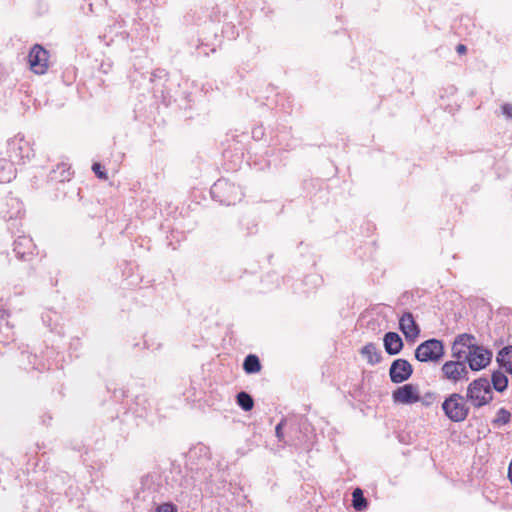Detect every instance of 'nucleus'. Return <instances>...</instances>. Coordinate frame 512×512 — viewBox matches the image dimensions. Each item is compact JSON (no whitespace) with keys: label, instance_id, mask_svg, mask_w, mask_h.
<instances>
[{"label":"nucleus","instance_id":"1","mask_svg":"<svg viewBox=\"0 0 512 512\" xmlns=\"http://www.w3.org/2000/svg\"><path fill=\"white\" fill-rule=\"evenodd\" d=\"M467 398L459 393H452L443 401L441 408L445 416L452 422L460 423L467 419L470 408Z\"/></svg>","mask_w":512,"mask_h":512},{"label":"nucleus","instance_id":"2","mask_svg":"<svg viewBox=\"0 0 512 512\" xmlns=\"http://www.w3.org/2000/svg\"><path fill=\"white\" fill-rule=\"evenodd\" d=\"M466 398L475 408L483 407L493 400V392L487 378L472 381L466 391Z\"/></svg>","mask_w":512,"mask_h":512},{"label":"nucleus","instance_id":"3","mask_svg":"<svg viewBox=\"0 0 512 512\" xmlns=\"http://www.w3.org/2000/svg\"><path fill=\"white\" fill-rule=\"evenodd\" d=\"M444 355V346L438 339H429L421 343L415 350V357L420 362H437Z\"/></svg>","mask_w":512,"mask_h":512},{"label":"nucleus","instance_id":"4","mask_svg":"<svg viewBox=\"0 0 512 512\" xmlns=\"http://www.w3.org/2000/svg\"><path fill=\"white\" fill-rule=\"evenodd\" d=\"M441 370L443 378L453 384L469 380V371L464 359L447 361Z\"/></svg>","mask_w":512,"mask_h":512},{"label":"nucleus","instance_id":"5","mask_svg":"<svg viewBox=\"0 0 512 512\" xmlns=\"http://www.w3.org/2000/svg\"><path fill=\"white\" fill-rule=\"evenodd\" d=\"M7 152L10 160L14 163L24 162L25 159L34 155L30 143L21 135H16L8 141Z\"/></svg>","mask_w":512,"mask_h":512},{"label":"nucleus","instance_id":"6","mask_svg":"<svg viewBox=\"0 0 512 512\" xmlns=\"http://www.w3.org/2000/svg\"><path fill=\"white\" fill-rule=\"evenodd\" d=\"M463 359L472 371H480L490 364L492 352L481 345H477L472 347V350H468L466 357H463Z\"/></svg>","mask_w":512,"mask_h":512},{"label":"nucleus","instance_id":"7","mask_svg":"<svg viewBox=\"0 0 512 512\" xmlns=\"http://www.w3.org/2000/svg\"><path fill=\"white\" fill-rule=\"evenodd\" d=\"M28 61L31 70L42 75L48 68V52L40 45H35L28 55Z\"/></svg>","mask_w":512,"mask_h":512},{"label":"nucleus","instance_id":"8","mask_svg":"<svg viewBox=\"0 0 512 512\" xmlns=\"http://www.w3.org/2000/svg\"><path fill=\"white\" fill-rule=\"evenodd\" d=\"M413 373L412 365L406 359H396L389 369V376L393 383L399 384L408 380Z\"/></svg>","mask_w":512,"mask_h":512},{"label":"nucleus","instance_id":"9","mask_svg":"<svg viewBox=\"0 0 512 512\" xmlns=\"http://www.w3.org/2000/svg\"><path fill=\"white\" fill-rule=\"evenodd\" d=\"M477 345L474 335L468 333L459 334L452 344V357L463 359V357H466L467 351L472 350V347Z\"/></svg>","mask_w":512,"mask_h":512},{"label":"nucleus","instance_id":"10","mask_svg":"<svg viewBox=\"0 0 512 512\" xmlns=\"http://www.w3.org/2000/svg\"><path fill=\"white\" fill-rule=\"evenodd\" d=\"M392 398L395 403L400 404H413L420 401L418 389L412 384H405L398 387L393 391Z\"/></svg>","mask_w":512,"mask_h":512},{"label":"nucleus","instance_id":"11","mask_svg":"<svg viewBox=\"0 0 512 512\" xmlns=\"http://www.w3.org/2000/svg\"><path fill=\"white\" fill-rule=\"evenodd\" d=\"M399 328L407 340H415L420 334V328L412 313L405 312L399 319Z\"/></svg>","mask_w":512,"mask_h":512},{"label":"nucleus","instance_id":"12","mask_svg":"<svg viewBox=\"0 0 512 512\" xmlns=\"http://www.w3.org/2000/svg\"><path fill=\"white\" fill-rule=\"evenodd\" d=\"M34 249L35 245L29 236L22 235L14 241L13 251L19 259L28 260Z\"/></svg>","mask_w":512,"mask_h":512},{"label":"nucleus","instance_id":"13","mask_svg":"<svg viewBox=\"0 0 512 512\" xmlns=\"http://www.w3.org/2000/svg\"><path fill=\"white\" fill-rule=\"evenodd\" d=\"M383 344L389 355H397L403 349L402 338L396 332H387L384 335Z\"/></svg>","mask_w":512,"mask_h":512},{"label":"nucleus","instance_id":"14","mask_svg":"<svg viewBox=\"0 0 512 512\" xmlns=\"http://www.w3.org/2000/svg\"><path fill=\"white\" fill-rule=\"evenodd\" d=\"M360 353L370 365L378 364L382 359L381 352L374 343H368L363 346Z\"/></svg>","mask_w":512,"mask_h":512},{"label":"nucleus","instance_id":"15","mask_svg":"<svg viewBox=\"0 0 512 512\" xmlns=\"http://www.w3.org/2000/svg\"><path fill=\"white\" fill-rule=\"evenodd\" d=\"M71 176V168L67 164L61 163L50 172L49 178L54 182H65L69 181Z\"/></svg>","mask_w":512,"mask_h":512},{"label":"nucleus","instance_id":"16","mask_svg":"<svg viewBox=\"0 0 512 512\" xmlns=\"http://www.w3.org/2000/svg\"><path fill=\"white\" fill-rule=\"evenodd\" d=\"M13 163L10 159H0V183H8L15 177L16 170Z\"/></svg>","mask_w":512,"mask_h":512},{"label":"nucleus","instance_id":"17","mask_svg":"<svg viewBox=\"0 0 512 512\" xmlns=\"http://www.w3.org/2000/svg\"><path fill=\"white\" fill-rule=\"evenodd\" d=\"M497 362L507 373L512 374V346L504 347L499 351Z\"/></svg>","mask_w":512,"mask_h":512},{"label":"nucleus","instance_id":"18","mask_svg":"<svg viewBox=\"0 0 512 512\" xmlns=\"http://www.w3.org/2000/svg\"><path fill=\"white\" fill-rule=\"evenodd\" d=\"M7 205L11 206L12 209L8 211H2L3 217L5 219H13L20 217L22 213V203L17 198H8Z\"/></svg>","mask_w":512,"mask_h":512},{"label":"nucleus","instance_id":"19","mask_svg":"<svg viewBox=\"0 0 512 512\" xmlns=\"http://www.w3.org/2000/svg\"><path fill=\"white\" fill-rule=\"evenodd\" d=\"M491 382H492L493 388L498 392H503L507 389L508 378L501 371H494L492 373Z\"/></svg>","mask_w":512,"mask_h":512},{"label":"nucleus","instance_id":"20","mask_svg":"<svg viewBox=\"0 0 512 512\" xmlns=\"http://www.w3.org/2000/svg\"><path fill=\"white\" fill-rule=\"evenodd\" d=\"M243 369L248 374L259 372L261 370L259 358L253 354L248 355L244 360Z\"/></svg>","mask_w":512,"mask_h":512},{"label":"nucleus","instance_id":"21","mask_svg":"<svg viewBox=\"0 0 512 512\" xmlns=\"http://www.w3.org/2000/svg\"><path fill=\"white\" fill-rule=\"evenodd\" d=\"M352 506L356 511H363L367 507V500L360 488L354 489L352 493Z\"/></svg>","mask_w":512,"mask_h":512},{"label":"nucleus","instance_id":"22","mask_svg":"<svg viewBox=\"0 0 512 512\" xmlns=\"http://www.w3.org/2000/svg\"><path fill=\"white\" fill-rule=\"evenodd\" d=\"M237 403L244 411H250L253 408V398L247 392L237 394Z\"/></svg>","mask_w":512,"mask_h":512},{"label":"nucleus","instance_id":"23","mask_svg":"<svg viewBox=\"0 0 512 512\" xmlns=\"http://www.w3.org/2000/svg\"><path fill=\"white\" fill-rule=\"evenodd\" d=\"M511 421V413L505 408H500L493 419L492 424L494 426L507 425Z\"/></svg>","mask_w":512,"mask_h":512},{"label":"nucleus","instance_id":"24","mask_svg":"<svg viewBox=\"0 0 512 512\" xmlns=\"http://www.w3.org/2000/svg\"><path fill=\"white\" fill-rule=\"evenodd\" d=\"M222 190H231V191H238V187L235 185L229 184L226 180H218L214 186H213V193H216L218 191Z\"/></svg>","mask_w":512,"mask_h":512},{"label":"nucleus","instance_id":"25","mask_svg":"<svg viewBox=\"0 0 512 512\" xmlns=\"http://www.w3.org/2000/svg\"><path fill=\"white\" fill-rule=\"evenodd\" d=\"M437 400V394L435 392H427L422 397H420V401L424 406H430Z\"/></svg>","mask_w":512,"mask_h":512},{"label":"nucleus","instance_id":"26","mask_svg":"<svg viewBox=\"0 0 512 512\" xmlns=\"http://www.w3.org/2000/svg\"><path fill=\"white\" fill-rule=\"evenodd\" d=\"M155 512H177V508L171 503H164L159 505Z\"/></svg>","mask_w":512,"mask_h":512},{"label":"nucleus","instance_id":"27","mask_svg":"<svg viewBox=\"0 0 512 512\" xmlns=\"http://www.w3.org/2000/svg\"><path fill=\"white\" fill-rule=\"evenodd\" d=\"M92 170L94 171V173L97 175L98 178L104 179V180L107 179V174L103 171L101 164L94 163L92 166Z\"/></svg>","mask_w":512,"mask_h":512},{"label":"nucleus","instance_id":"28","mask_svg":"<svg viewBox=\"0 0 512 512\" xmlns=\"http://www.w3.org/2000/svg\"><path fill=\"white\" fill-rule=\"evenodd\" d=\"M284 425V420H282L275 428V433H276V437L278 438L279 441H282L283 438H284V435H283V432H282V427Z\"/></svg>","mask_w":512,"mask_h":512},{"label":"nucleus","instance_id":"29","mask_svg":"<svg viewBox=\"0 0 512 512\" xmlns=\"http://www.w3.org/2000/svg\"><path fill=\"white\" fill-rule=\"evenodd\" d=\"M502 113L508 117L512 118V104L506 103L502 106Z\"/></svg>","mask_w":512,"mask_h":512},{"label":"nucleus","instance_id":"30","mask_svg":"<svg viewBox=\"0 0 512 512\" xmlns=\"http://www.w3.org/2000/svg\"><path fill=\"white\" fill-rule=\"evenodd\" d=\"M466 46L463 45V44H459L456 48V51L459 53V54H463L466 52Z\"/></svg>","mask_w":512,"mask_h":512},{"label":"nucleus","instance_id":"31","mask_svg":"<svg viewBox=\"0 0 512 512\" xmlns=\"http://www.w3.org/2000/svg\"><path fill=\"white\" fill-rule=\"evenodd\" d=\"M508 477H509V480L512 484V461L510 462L509 464V468H508Z\"/></svg>","mask_w":512,"mask_h":512},{"label":"nucleus","instance_id":"32","mask_svg":"<svg viewBox=\"0 0 512 512\" xmlns=\"http://www.w3.org/2000/svg\"><path fill=\"white\" fill-rule=\"evenodd\" d=\"M225 201L227 202V204H228V205H230V204H234V203H235V201H236V198H233V199H231V198H227Z\"/></svg>","mask_w":512,"mask_h":512}]
</instances>
